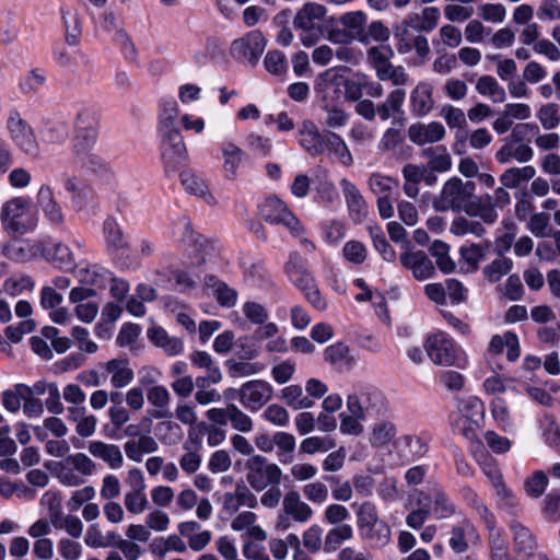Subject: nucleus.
<instances>
[{
  "instance_id": "1",
  "label": "nucleus",
  "mask_w": 560,
  "mask_h": 560,
  "mask_svg": "<svg viewBox=\"0 0 560 560\" xmlns=\"http://www.w3.org/2000/svg\"><path fill=\"white\" fill-rule=\"evenodd\" d=\"M299 143L311 156H319L328 151L346 166L353 163V158L343 139L332 131L320 132L312 120H304L301 124Z\"/></svg>"
},
{
  "instance_id": "2",
  "label": "nucleus",
  "mask_w": 560,
  "mask_h": 560,
  "mask_svg": "<svg viewBox=\"0 0 560 560\" xmlns=\"http://www.w3.org/2000/svg\"><path fill=\"white\" fill-rule=\"evenodd\" d=\"M357 526L361 537L372 547L382 548L390 541V528L378 515L376 505L364 501L355 509Z\"/></svg>"
},
{
  "instance_id": "3",
  "label": "nucleus",
  "mask_w": 560,
  "mask_h": 560,
  "mask_svg": "<svg viewBox=\"0 0 560 560\" xmlns=\"http://www.w3.org/2000/svg\"><path fill=\"white\" fill-rule=\"evenodd\" d=\"M475 190V182H464L459 177H451L444 183L440 194L434 197L432 206L440 212L464 211L466 213L469 200L474 198Z\"/></svg>"
},
{
  "instance_id": "4",
  "label": "nucleus",
  "mask_w": 560,
  "mask_h": 560,
  "mask_svg": "<svg viewBox=\"0 0 560 560\" xmlns=\"http://www.w3.org/2000/svg\"><path fill=\"white\" fill-rule=\"evenodd\" d=\"M327 9L319 3L307 2L298 10L293 18V26L295 30L301 31L300 39L306 47L315 45L319 39L320 23L324 21Z\"/></svg>"
},
{
  "instance_id": "5",
  "label": "nucleus",
  "mask_w": 560,
  "mask_h": 560,
  "mask_svg": "<svg viewBox=\"0 0 560 560\" xmlns=\"http://www.w3.org/2000/svg\"><path fill=\"white\" fill-rule=\"evenodd\" d=\"M246 481L256 491H262L269 486H279L282 470L275 463H269L265 456L253 455L246 463Z\"/></svg>"
},
{
  "instance_id": "6",
  "label": "nucleus",
  "mask_w": 560,
  "mask_h": 560,
  "mask_svg": "<svg viewBox=\"0 0 560 560\" xmlns=\"http://www.w3.org/2000/svg\"><path fill=\"white\" fill-rule=\"evenodd\" d=\"M30 210V200L15 197L8 200L1 209L0 221L3 230L11 235H22L35 226L32 220H24Z\"/></svg>"
},
{
  "instance_id": "7",
  "label": "nucleus",
  "mask_w": 560,
  "mask_h": 560,
  "mask_svg": "<svg viewBox=\"0 0 560 560\" xmlns=\"http://www.w3.org/2000/svg\"><path fill=\"white\" fill-rule=\"evenodd\" d=\"M73 138L71 151L94 147L98 137L100 118L96 112L82 108L73 119Z\"/></svg>"
},
{
  "instance_id": "8",
  "label": "nucleus",
  "mask_w": 560,
  "mask_h": 560,
  "mask_svg": "<svg viewBox=\"0 0 560 560\" xmlns=\"http://www.w3.org/2000/svg\"><path fill=\"white\" fill-rule=\"evenodd\" d=\"M259 212L266 222L284 225L294 237H300L304 233L298 218L276 197L267 198L260 205Z\"/></svg>"
},
{
  "instance_id": "9",
  "label": "nucleus",
  "mask_w": 560,
  "mask_h": 560,
  "mask_svg": "<svg viewBox=\"0 0 560 560\" xmlns=\"http://www.w3.org/2000/svg\"><path fill=\"white\" fill-rule=\"evenodd\" d=\"M7 128L11 140L22 152L30 156H38L40 149L35 132L18 112L10 114Z\"/></svg>"
},
{
  "instance_id": "10",
  "label": "nucleus",
  "mask_w": 560,
  "mask_h": 560,
  "mask_svg": "<svg viewBox=\"0 0 560 560\" xmlns=\"http://www.w3.org/2000/svg\"><path fill=\"white\" fill-rule=\"evenodd\" d=\"M128 490L124 495V505L130 514H141L149 506V500L145 494V479L139 468H132L128 471L126 478Z\"/></svg>"
},
{
  "instance_id": "11",
  "label": "nucleus",
  "mask_w": 560,
  "mask_h": 560,
  "mask_svg": "<svg viewBox=\"0 0 560 560\" xmlns=\"http://www.w3.org/2000/svg\"><path fill=\"white\" fill-rule=\"evenodd\" d=\"M424 348L428 357L434 364L443 366L456 364V346L453 339L444 331H436L428 336Z\"/></svg>"
},
{
  "instance_id": "12",
  "label": "nucleus",
  "mask_w": 560,
  "mask_h": 560,
  "mask_svg": "<svg viewBox=\"0 0 560 560\" xmlns=\"http://www.w3.org/2000/svg\"><path fill=\"white\" fill-rule=\"evenodd\" d=\"M267 45L264 34L259 30L246 33L243 37L232 42L231 55L237 60H247L257 65Z\"/></svg>"
},
{
  "instance_id": "13",
  "label": "nucleus",
  "mask_w": 560,
  "mask_h": 560,
  "mask_svg": "<svg viewBox=\"0 0 560 560\" xmlns=\"http://www.w3.org/2000/svg\"><path fill=\"white\" fill-rule=\"evenodd\" d=\"M385 399L382 393L373 387H360L347 398V408L363 415H378L384 408Z\"/></svg>"
},
{
  "instance_id": "14",
  "label": "nucleus",
  "mask_w": 560,
  "mask_h": 560,
  "mask_svg": "<svg viewBox=\"0 0 560 560\" xmlns=\"http://www.w3.org/2000/svg\"><path fill=\"white\" fill-rule=\"evenodd\" d=\"M272 397L271 385L262 380L244 383L238 390L240 402L252 411L259 410Z\"/></svg>"
},
{
  "instance_id": "15",
  "label": "nucleus",
  "mask_w": 560,
  "mask_h": 560,
  "mask_svg": "<svg viewBox=\"0 0 560 560\" xmlns=\"http://www.w3.org/2000/svg\"><path fill=\"white\" fill-rule=\"evenodd\" d=\"M162 159L167 170H175L186 160V145L179 130L160 133Z\"/></svg>"
},
{
  "instance_id": "16",
  "label": "nucleus",
  "mask_w": 560,
  "mask_h": 560,
  "mask_svg": "<svg viewBox=\"0 0 560 560\" xmlns=\"http://www.w3.org/2000/svg\"><path fill=\"white\" fill-rule=\"evenodd\" d=\"M514 552L523 559L532 558L538 549L536 536L532 530L517 520L510 522Z\"/></svg>"
},
{
  "instance_id": "17",
  "label": "nucleus",
  "mask_w": 560,
  "mask_h": 560,
  "mask_svg": "<svg viewBox=\"0 0 560 560\" xmlns=\"http://www.w3.org/2000/svg\"><path fill=\"white\" fill-rule=\"evenodd\" d=\"M94 147H86L72 150L73 160L82 168L97 177H108L112 174L110 164L98 153L93 151Z\"/></svg>"
},
{
  "instance_id": "18",
  "label": "nucleus",
  "mask_w": 560,
  "mask_h": 560,
  "mask_svg": "<svg viewBox=\"0 0 560 560\" xmlns=\"http://www.w3.org/2000/svg\"><path fill=\"white\" fill-rule=\"evenodd\" d=\"M220 152L223 160L222 170L228 180H235L238 176V170L246 159L245 151L231 140H224L220 143Z\"/></svg>"
},
{
  "instance_id": "19",
  "label": "nucleus",
  "mask_w": 560,
  "mask_h": 560,
  "mask_svg": "<svg viewBox=\"0 0 560 560\" xmlns=\"http://www.w3.org/2000/svg\"><path fill=\"white\" fill-rule=\"evenodd\" d=\"M284 270L290 280L303 292L312 289L316 284L314 277L307 269L306 261L299 253H292L290 255Z\"/></svg>"
},
{
  "instance_id": "20",
  "label": "nucleus",
  "mask_w": 560,
  "mask_h": 560,
  "mask_svg": "<svg viewBox=\"0 0 560 560\" xmlns=\"http://www.w3.org/2000/svg\"><path fill=\"white\" fill-rule=\"evenodd\" d=\"M400 262L417 280L431 278L435 271L433 262L422 250L405 252L400 255Z\"/></svg>"
},
{
  "instance_id": "21",
  "label": "nucleus",
  "mask_w": 560,
  "mask_h": 560,
  "mask_svg": "<svg viewBox=\"0 0 560 560\" xmlns=\"http://www.w3.org/2000/svg\"><path fill=\"white\" fill-rule=\"evenodd\" d=\"M103 235L108 254H118L130 247L122 228L114 217H107L103 222Z\"/></svg>"
},
{
  "instance_id": "22",
  "label": "nucleus",
  "mask_w": 560,
  "mask_h": 560,
  "mask_svg": "<svg viewBox=\"0 0 560 560\" xmlns=\"http://www.w3.org/2000/svg\"><path fill=\"white\" fill-rule=\"evenodd\" d=\"M282 511L294 522L304 524L313 516V510L296 490L288 491L282 499Z\"/></svg>"
},
{
  "instance_id": "23",
  "label": "nucleus",
  "mask_w": 560,
  "mask_h": 560,
  "mask_svg": "<svg viewBox=\"0 0 560 560\" xmlns=\"http://www.w3.org/2000/svg\"><path fill=\"white\" fill-rule=\"evenodd\" d=\"M43 255L55 267L63 271H72L77 266L71 249L61 242L46 244L43 247Z\"/></svg>"
},
{
  "instance_id": "24",
  "label": "nucleus",
  "mask_w": 560,
  "mask_h": 560,
  "mask_svg": "<svg viewBox=\"0 0 560 560\" xmlns=\"http://www.w3.org/2000/svg\"><path fill=\"white\" fill-rule=\"evenodd\" d=\"M340 185L345 194L351 219L355 223H361L368 215V205L363 196L355 187V185L346 178L340 182Z\"/></svg>"
},
{
  "instance_id": "25",
  "label": "nucleus",
  "mask_w": 560,
  "mask_h": 560,
  "mask_svg": "<svg viewBox=\"0 0 560 560\" xmlns=\"http://www.w3.org/2000/svg\"><path fill=\"white\" fill-rule=\"evenodd\" d=\"M445 136V128L441 122L432 121L428 125L413 124L408 128V137L411 142L423 145L442 140Z\"/></svg>"
},
{
  "instance_id": "26",
  "label": "nucleus",
  "mask_w": 560,
  "mask_h": 560,
  "mask_svg": "<svg viewBox=\"0 0 560 560\" xmlns=\"http://www.w3.org/2000/svg\"><path fill=\"white\" fill-rule=\"evenodd\" d=\"M37 205L43 211L45 218L51 223L59 225L63 222V213L60 205L56 200L52 189L49 185L43 184L36 196Z\"/></svg>"
},
{
  "instance_id": "27",
  "label": "nucleus",
  "mask_w": 560,
  "mask_h": 560,
  "mask_svg": "<svg viewBox=\"0 0 560 560\" xmlns=\"http://www.w3.org/2000/svg\"><path fill=\"white\" fill-rule=\"evenodd\" d=\"M88 451L93 457L102 459L112 469H119L124 465V455L116 444L91 441Z\"/></svg>"
},
{
  "instance_id": "28",
  "label": "nucleus",
  "mask_w": 560,
  "mask_h": 560,
  "mask_svg": "<svg viewBox=\"0 0 560 560\" xmlns=\"http://www.w3.org/2000/svg\"><path fill=\"white\" fill-rule=\"evenodd\" d=\"M469 217H479L485 223L492 224L498 219V212L494 208L492 195L483 194L476 196L469 200L466 209Z\"/></svg>"
},
{
  "instance_id": "29",
  "label": "nucleus",
  "mask_w": 560,
  "mask_h": 560,
  "mask_svg": "<svg viewBox=\"0 0 560 560\" xmlns=\"http://www.w3.org/2000/svg\"><path fill=\"white\" fill-rule=\"evenodd\" d=\"M205 285L207 289L211 290V294L221 306L233 307L236 304L237 291L231 288L228 283L221 281L217 276H206Z\"/></svg>"
},
{
  "instance_id": "30",
  "label": "nucleus",
  "mask_w": 560,
  "mask_h": 560,
  "mask_svg": "<svg viewBox=\"0 0 560 560\" xmlns=\"http://www.w3.org/2000/svg\"><path fill=\"white\" fill-rule=\"evenodd\" d=\"M61 19L65 31V42L69 46H78L82 35V21L79 11L73 8H62Z\"/></svg>"
},
{
  "instance_id": "31",
  "label": "nucleus",
  "mask_w": 560,
  "mask_h": 560,
  "mask_svg": "<svg viewBox=\"0 0 560 560\" xmlns=\"http://www.w3.org/2000/svg\"><path fill=\"white\" fill-rule=\"evenodd\" d=\"M433 88L430 83L420 82L410 94L411 110L416 116L427 115L434 105Z\"/></svg>"
},
{
  "instance_id": "32",
  "label": "nucleus",
  "mask_w": 560,
  "mask_h": 560,
  "mask_svg": "<svg viewBox=\"0 0 560 560\" xmlns=\"http://www.w3.org/2000/svg\"><path fill=\"white\" fill-rule=\"evenodd\" d=\"M101 25L104 31L113 33V38L126 51L131 55L136 54V48L127 33L121 26V22L113 12H105L102 18Z\"/></svg>"
},
{
  "instance_id": "33",
  "label": "nucleus",
  "mask_w": 560,
  "mask_h": 560,
  "mask_svg": "<svg viewBox=\"0 0 560 560\" xmlns=\"http://www.w3.org/2000/svg\"><path fill=\"white\" fill-rule=\"evenodd\" d=\"M440 16V10L436 7H427L420 13L408 14L406 20L413 31L429 33L438 26Z\"/></svg>"
},
{
  "instance_id": "34",
  "label": "nucleus",
  "mask_w": 560,
  "mask_h": 560,
  "mask_svg": "<svg viewBox=\"0 0 560 560\" xmlns=\"http://www.w3.org/2000/svg\"><path fill=\"white\" fill-rule=\"evenodd\" d=\"M105 369L112 375L110 384L115 388L126 387L135 377L133 371L129 368L126 359H112L106 363Z\"/></svg>"
},
{
  "instance_id": "35",
  "label": "nucleus",
  "mask_w": 560,
  "mask_h": 560,
  "mask_svg": "<svg viewBox=\"0 0 560 560\" xmlns=\"http://www.w3.org/2000/svg\"><path fill=\"white\" fill-rule=\"evenodd\" d=\"M149 402L155 408L151 416L155 419H164L171 417L168 405L171 401V395L166 387L162 385H155L149 388L147 394Z\"/></svg>"
},
{
  "instance_id": "36",
  "label": "nucleus",
  "mask_w": 560,
  "mask_h": 560,
  "mask_svg": "<svg viewBox=\"0 0 560 560\" xmlns=\"http://www.w3.org/2000/svg\"><path fill=\"white\" fill-rule=\"evenodd\" d=\"M339 22L355 40L368 43V35L364 30L366 15L362 11L345 13L340 16Z\"/></svg>"
},
{
  "instance_id": "37",
  "label": "nucleus",
  "mask_w": 560,
  "mask_h": 560,
  "mask_svg": "<svg viewBox=\"0 0 560 560\" xmlns=\"http://www.w3.org/2000/svg\"><path fill=\"white\" fill-rule=\"evenodd\" d=\"M429 512L431 511L436 518H447L455 513L454 503L448 499L443 490L434 488L429 494Z\"/></svg>"
},
{
  "instance_id": "38",
  "label": "nucleus",
  "mask_w": 560,
  "mask_h": 560,
  "mask_svg": "<svg viewBox=\"0 0 560 560\" xmlns=\"http://www.w3.org/2000/svg\"><path fill=\"white\" fill-rule=\"evenodd\" d=\"M353 537V528L349 524L332 526L324 537V552L331 553L339 549L342 542Z\"/></svg>"
},
{
  "instance_id": "39",
  "label": "nucleus",
  "mask_w": 560,
  "mask_h": 560,
  "mask_svg": "<svg viewBox=\"0 0 560 560\" xmlns=\"http://www.w3.org/2000/svg\"><path fill=\"white\" fill-rule=\"evenodd\" d=\"M175 235L186 246L199 249L203 246V237L194 231L189 219L183 217L175 223Z\"/></svg>"
},
{
  "instance_id": "40",
  "label": "nucleus",
  "mask_w": 560,
  "mask_h": 560,
  "mask_svg": "<svg viewBox=\"0 0 560 560\" xmlns=\"http://www.w3.org/2000/svg\"><path fill=\"white\" fill-rule=\"evenodd\" d=\"M536 170L532 165L524 167H511L502 173L500 176V183L506 188H516L521 183L528 182L534 178Z\"/></svg>"
},
{
  "instance_id": "41",
  "label": "nucleus",
  "mask_w": 560,
  "mask_h": 560,
  "mask_svg": "<svg viewBox=\"0 0 560 560\" xmlns=\"http://www.w3.org/2000/svg\"><path fill=\"white\" fill-rule=\"evenodd\" d=\"M250 360L236 361L235 359H229L225 362L228 373L232 378L247 377L259 374L265 370V364L261 362H249Z\"/></svg>"
},
{
  "instance_id": "42",
  "label": "nucleus",
  "mask_w": 560,
  "mask_h": 560,
  "mask_svg": "<svg viewBox=\"0 0 560 560\" xmlns=\"http://www.w3.org/2000/svg\"><path fill=\"white\" fill-rule=\"evenodd\" d=\"M539 425L545 443L552 448L560 450V425L556 418L545 412L539 420Z\"/></svg>"
},
{
  "instance_id": "43",
  "label": "nucleus",
  "mask_w": 560,
  "mask_h": 560,
  "mask_svg": "<svg viewBox=\"0 0 560 560\" xmlns=\"http://www.w3.org/2000/svg\"><path fill=\"white\" fill-rule=\"evenodd\" d=\"M179 176L180 183L187 192L205 198L208 201L209 199H213V197L208 191L206 182L199 175L191 171H184Z\"/></svg>"
},
{
  "instance_id": "44",
  "label": "nucleus",
  "mask_w": 560,
  "mask_h": 560,
  "mask_svg": "<svg viewBox=\"0 0 560 560\" xmlns=\"http://www.w3.org/2000/svg\"><path fill=\"white\" fill-rule=\"evenodd\" d=\"M476 90L480 95L489 96L495 103H503L506 98L504 89L491 75H481L477 80Z\"/></svg>"
},
{
  "instance_id": "45",
  "label": "nucleus",
  "mask_w": 560,
  "mask_h": 560,
  "mask_svg": "<svg viewBox=\"0 0 560 560\" xmlns=\"http://www.w3.org/2000/svg\"><path fill=\"white\" fill-rule=\"evenodd\" d=\"M406 98V92L401 89L392 91L386 101L381 103L377 107V114L382 120L389 119L393 115L401 110V106Z\"/></svg>"
},
{
  "instance_id": "46",
  "label": "nucleus",
  "mask_w": 560,
  "mask_h": 560,
  "mask_svg": "<svg viewBox=\"0 0 560 560\" xmlns=\"http://www.w3.org/2000/svg\"><path fill=\"white\" fill-rule=\"evenodd\" d=\"M396 433V425L390 421L383 420L373 425L370 442L373 446L382 447L389 444Z\"/></svg>"
},
{
  "instance_id": "47",
  "label": "nucleus",
  "mask_w": 560,
  "mask_h": 560,
  "mask_svg": "<svg viewBox=\"0 0 560 560\" xmlns=\"http://www.w3.org/2000/svg\"><path fill=\"white\" fill-rule=\"evenodd\" d=\"M424 155L429 159L428 166L434 172H446L452 166V158L445 147L438 145L424 150Z\"/></svg>"
},
{
  "instance_id": "48",
  "label": "nucleus",
  "mask_w": 560,
  "mask_h": 560,
  "mask_svg": "<svg viewBox=\"0 0 560 560\" xmlns=\"http://www.w3.org/2000/svg\"><path fill=\"white\" fill-rule=\"evenodd\" d=\"M281 398L294 410L308 409L314 405L312 399L303 395V389L300 385L284 387L281 390Z\"/></svg>"
},
{
  "instance_id": "49",
  "label": "nucleus",
  "mask_w": 560,
  "mask_h": 560,
  "mask_svg": "<svg viewBox=\"0 0 560 560\" xmlns=\"http://www.w3.org/2000/svg\"><path fill=\"white\" fill-rule=\"evenodd\" d=\"M450 246L442 241H434L430 246V253L435 258L436 267L443 273H451L455 270L456 264L448 255Z\"/></svg>"
},
{
  "instance_id": "50",
  "label": "nucleus",
  "mask_w": 560,
  "mask_h": 560,
  "mask_svg": "<svg viewBox=\"0 0 560 560\" xmlns=\"http://www.w3.org/2000/svg\"><path fill=\"white\" fill-rule=\"evenodd\" d=\"M191 363L200 369H206L208 378L211 384H218L222 380V373L218 366L213 364L211 355L206 351H195L190 355Z\"/></svg>"
},
{
  "instance_id": "51",
  "label": "nucleus",
  "mask_w": 560,
  "mask_h": 560,
  "mask_svg": "<svg viewBox=\"0 0 560 560\" xmlns=\"http://www.w3.org/2000/svg\"><path fill=\"white\" fill-rule=\"evenodd\" d=\"M178 116V106L175 101H165L162 103L161 114L159 119V133L178 130L176 128V120Z\"/></svg>"
},
{
  "instance_id": "52",
  "label": "nucleus",
  "mask_w": 560,
  "mask_h": 560,
  "mask_svg": "<svg viewBox=\"0 0 560 560\" xmlns=\"http://www.w3.org/2000/svg\"><path fill=\"white\" fill-rule=\"evenodd\" d=\"M450 231L456 236L474 234L480 237L485 234L486 229L478 221H470L464 217H457L453 220Z\"/></svg>"
},
{
  "instance_id": "53",
  "label": "nucleus",
  "mask_w": 560,
  "mask_h": 560,
  "mask_svg": "<svg viewBox=\"0 0 560 560\" xmlns=\"http://www.w3.org/2000/svg\"><path fill=\"white\" fill-rule=\"evenodd\" d=\"M335 441L330 438L310 436L300 444V452L313 455L315 453H325L335 447Z\"/></svg>"
},
{
  "instance_id": "54",
  "label": "nucleus",
  "mask_w": 560,
  "mask_h": 560,
  "mask_svg": "<svg viewBox=\"0 0 560 560\" xmlns=\"http://www.w3.org/2000/svg\"><path fill=\"white\" fill-rule=\"evenodd\" d=\"M265 69L272 75H283L288 70V60L280 50H269L264 58Z\"/></svg>"
},
{
  "instance_id": "55",
  "label": "nucleus",
  "mask_w": 560,
  "mask_h": 560,
  "mask_svg": "<svg viewBox=\"0 0 560 560\" xmlns=\"http://www.w3.org/2000/svg\"><path fill=\"white\" fill-rule=\"evenodd\" d=\"M63 462L82 476H91L96 469V464L83 453L68 455Z\"/></svg>"
},
{
  "instance_id": "56",
  "label": "nucleus",
  "mask_w": 560,
  "mask_h": 560,
  "mask_svg": "<svg viewBox=\"0 0 560 560\" xmlns=\"http://www.w3.org/2000/svg\"><path fill=\"white\" fill-rule=\"evenodd\" d=\"M302 544L311 553L324 551L323 528L313 524L303 533Z\"/></svg>"
},
{
  "instance_id": "57",
  "label": "nucleus",
  "mask_w": 560,
  "mask_h": 560,
  "mask_svg": "<svg viewBox=\"0 0 560 560\" xmlns=\"http://www.w3.org/2000/svg\"><path fill=\"white\" fill-rule=\"evenodd\" d=\"M548 486V477L542 470H536L524 483L525 492L534 499L541 497Z\"/></svg>"
},
{
  "instance_id": "58",
  "label": "nucleus",
  "mask_w": 560,
  "mask_h": 560,
  "mask_svg": "<svg viewBox=\"0 0 560 560\" xmlns=\"http://www.w3.org/2000/svg\"><path fill=\"white\" fill-rule=\"evenodd\" d=\"M350 415L340 413V431L345 434L360 435L363 432L361 421L365 419L363 415L357 413L353 408H348Z\"/></svg>"
},
{
  "instance_id": "59",
  "label": "nucleus",
  "mask_w": 560,
  "mask_h": 560,
  "mask_svg": "<svg viewBox=\"0 0 560 560\" xmlns=\"http://www.w3.org/2000/svg\"><path fill=\"white\" fill-rule=\"evenodd\" d=\"M513 262L508 257H499L483 268V273L490 282L499 281L512 269Z\"/></svg>"
},
{
  "instance_id": "60",
  "label": "nucleus",
  "mask_w": 560,
  "mask_h": 560,
  "mask_svg": "<svg viewBox=\"0 0 560 560\" xmlns=\"http://www.w3.org/2000/svg\"><path fill=\"white\" fill-rule=\"evenodd\" d=\"M303 495L314 504H323L327 501L329 491L322 481L308 482L302 488Z\"/></svg>"
},
{
  "instance_id": "61",
  "label": "nucleus",
  "mask_w": 560,
  "mask_h": 560,
  "mask_svg": "<svg viewBox=\"0 0 560 560\" xmlns=\"http://www.w3.org/2000/svg\"><path fill=\"white\" fill-rule=\"evenodd\" d=\"M371 191L378 197H387L392 195L393 185L396 184L392 177L378 173H374L368 180Z\"/></svg>"
},
{
  "instance_id": "62",
  "label": "nucleus",
  "mask_w": 560,
  "mask_h": 560,
  "mask_svg": "<svg viewBox=\"0 0 560 560\" xmlns=\"http://www.w3.org/2000/svg\"><path fill=\"white\" fill-rule=\"evenodd\" d=\"M342 255L348 261L361 265L368 257V250L361 242L352 240L343 245Z\"/></svg>"
},
{
  "instance_id": "63",
  "label": "nucleus",
  "mask_w": 560,
  "mask_h": 560,
  "mask_svg": "<svg viewBox=\"0 0 560 560\" xmlns=\"http://www.w3.org/2000/svg\"><path fill=\"white\" fill-rule=\"evenodd\" d=\"M246 143L249 150L257 155L268 156L272 150L271 139L256 132H250L246 137Z\"/></svg>"
},
{
  "instance_id": "64",
  "label": "nucleus",
  "mask_w": 560,
  "mask_h": 560,
  "mask_svg": "<svg viewBox=\"0 0 560 560\" xmlns=\"http://www.w3.org/2000/svg\"><path fill=\"white\" fill-rule=\"evenodd\" d=\"M492 560H512L509 546L500 533H491L489 537Z\"/></svg>"
}]
</instances>
